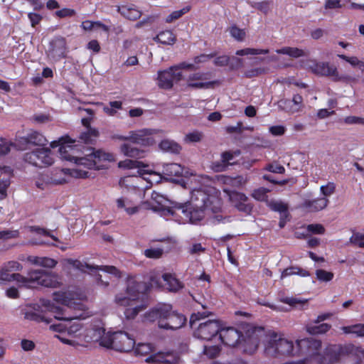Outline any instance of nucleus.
Instances as JSON below:
<instances>
[{"label": "nucleus", "instance_id": "a18cd8bd", "mask_svg": "<svg viewBox=\"0 0 364 364\" xmlns=\"http://www.w3.org/2000/svg\"><path fill=\"white\" fill-rule=\"evenodd\" d=\"M269 192L268 188L260 187L255 189L251 196L253 198L258 201H266L268 198L267 193Z\"/></svg>", "mask_w": 364, "mask_h": 364}, {"label": "nucleus", "instance_id": "0eeeda50", "mask_svg": "<svg viewBox=\"0 0 364 364\" xmlns=\"http://www.w3.org/2000/svg\"><path fill=\"white\" fill-rule=\"evenodd\" d=\"M321 348V341L312 338L298 340L295 345V355H302L304 358L297 362L287 364H306L309 360L316 362Z\"/></svg>", "mask_w": 364, "mask_h": 364}, {"label": "nucleus", "instance_id": "f8f14e48", "mask_svg": "<svg viewBox=\"0 0 364 364\" xmlns=\"http://www.w3.org/2000/svg\"><path fill=\"white\" fill-rule=\"evenodd\" d=\"M220 324L217 320H208L200 323L193 335L201 340L210 341L220 331Z\"/></svg>", "mask_w": 364, "mask_h": 364}, {"label": "nucleus", "instance_id": "79ce46f5", "mask_svg": "<svg viewBox=\"0 0 364 364\" xmlns=\"http://www.w3.org/2000/svg\"><path fill=\"white\" fill-rule=\"evenodd\" d=\"M269 50L268 49H257L246 48L241 50H237L235 53L237 55L243 56L248 55H260V54H268Z\"/></svg>", "mask_w": 364, "mask_h": 364}, {"label": "nucleus", "instance_id": "423d86ee", "mask_svg": "<svg viewBox=\"0 0 364 364\" xmlns=\"http://www.w3.org/2000/svg\"><path fill=\"white\" fill-rule=\"evenodd\" d=\"M53 300L63 307L59 306L50 305V301L43 303L45 306L48 307V310L55 314L54 318L57 320L72 321L77 319V316H71L67 313V309H77L81 305V303L76 301L70 292H55L53 294Z\"/></svg>", "mask_w": 364, "mask_h": 364}, {"label": "nucleus", "instance_id": "9b49d317", "mask_svg": "<svg viewBox=\"0 0 364 364\" xmlns=\"http://www.w3.org/2000/svg\"><path fill=\"white\" fill-rule=\"evenodd\" d=\"M347 348L341 345L329 344L322 354L316 357L317 364H333L339 361L341 356L347 353Z\"/></svg>", "mask_w": 364, "mask_h": 364}, {"label": "nucleus", "instance_id": "338daca9", "mask_svg": "<svg viewBox=\"0 0 364 364\" xmlns=\"http://www.w3.org/2000/svg\"><path fill=\"white\" fill-rule=\"evenodd\" d=\"M307 230L314 234H323L325 232V228L321 224L309 225Z\"/></svg>", "mask_w": 364, "mask_h": 364}, {"label": "nucleus", "instance_id": "6ab92c4d", "mask_svg": "<svg viewBox=\"0 0 364 364\" xmlns=\"http://www.w3.org/2000/svg\"><path fill=\"white\" fill-rule=\"evenodd\" d=\"M58 173L60 175L63 174L64 176L70 174L75 178H90L91 176V173L89 171L82 170L80 168H76L73 170H70L69 168H63L60 170H55V174L49 180H48L47 183L54 185H61L67 183V180L65 177L58 178L56 176Z\"/></svg>", "mask_w": 364, "mask_h": 364}, {"label": "nucleus", "instance_id": "052dcab7", "mask_svg": "<svg viewBox=\"0 0 364 364\" xmlns=\"http://www.w3.org/2000/svg\"><path fill=\"white\" fill-rule=\"evenodd\" d=\"M217 55L216 52L211 53L210 54H200L199 55H197L194 58L193 60L194 63L196 64H199L201 63H205L208 61V60L215 58Z\"/></svg>", "mask_w": 364, "mask_h": 364}, {"label": "nucleus", "instance_id": "3c124183", "mask_svg": "<svg viewBox=\"0 0 364 364\" xmlns=\"http://www.w3.org/2000/svg\"><path fill=\"white\" fill-rule=\"evenodd\" d=\"M164 253V250L161 248H150L144 250V255L147 258L158 259L160 258Z\"/></svg>", "mask_w": 364, "mask_h": 364}, {"label": "nucleus", "instance_id": "39448f33", "mask_svg": "<svg viewBox=\"0 0 364 364\" xmlns=\"http://www.w3.org/2000/svg\"><path fill=\"white\" fill-rule=\"evenodd\" d=\"M146 317L150 321H158L159 327L165 330L178 329L186 322V318L181 314L173 311L169 304H163L151 309L146 314Z\"/></svg>", "mask_w": 364, "mask_h": 364}, {"label": "nucleus", "instance_id": "1a4fd4ad", "mask_svg": "<svg viewBox=\"0 0 364 364\" xmlns=\"http://www.w3.org/2000/svg\"><path fill=\"white\" fill-rule=\"evenodd\" d=\"M23 161L33 166L43 168L54 163L52 153L48 148H39L23 155Z\"/></svg>", "mask_w": 364, "mask_h": 364}, {"label": "nucleus", "instance_id": "4d7b16f0", "mask_svg": "<svg viewBox=\"0 0 364 364\" xmlns=\"http://www.w3.org/2000/svg\"><path fill=\"white\" fill-rule=\"evenodd\" d=\"M226 132L229 134H233V133H237L240 134L242 132L243 130H250V128H243L242 127V122H238L235 126H228L225 128Z\"/></svg>", "mask_w": 364, "mask_h": 364}, {"label": "nucleus", "instance_id": "4468645a", "mask_svg": "<svg viewBox=\"0 0 364 364\" xmlns=\"http://www.w3.org/2000/svg\"><path fill=\"white\" fill-rule=\"evenodd\" d=\"M227 193L230 201L238 211L246 215L251 214L253 204L250 202L248 197L245 193L236 191H229Z\"/></svg>", "mask_w": 364, "mask_h": 364}, {"label": "nucleus", "instance_id": "ea45409f", "mask_svg": "<svg viewBox=\"0 0 364 364\" xmlns=\"http://www.w3.org/2000/svg\"><path fill=\"white\" fill-rule=\"evenodd\" d=\"M98 136L99 131L97 129H90V130L80 133L79 139L85 144H92Z\"/></svg>", "mask_w": 364, "mask_h": 364}, {"label": "nucleus", "instance_id": "cd10ccee", "mask_svg": "<svg viewBox=\"0 0 364 364\" xmlns=\"http://www.w3.org/2000/svg\"><path fill=\"white\" fill-rule=\"evenodd\" d=\"M116 203L118 209H124L129 215L138 213L139 210V206L134 205L133 202L127 198L122 197L117 199Z\"/></svg>", "mask_w": 364, "mask_h": 364}, {"label": "nucleus", "instance_id": "a19ab883", "mask_svg": "<svg viewBox=\"0 0 364 364\" xmlns=\"http://www.w3.org/2000/svg\"><path fill=\"white\" fill-rule=\"evenodd\" d=\"M144 162L138 160L126 159L119 162V167L127 169H132L136 168L146 167Z\"/></svg>", "mask_w": 364, "mask_h": 364}, {"label": "nucleus", "instance_id": "a211bd4d", "mask_svg": "<svg viewBox=\"0 0 364 364\" xmlns=\"http://www.w3.org/2000/svg\"><path fill=\"white\" fill-rule=\"evenodd\" d=\"M209 73H195L189 75L187 86L193 89H210L213 88L215 85H220V81L213 80L208 82H196L207 80Z\"/></svg>", "mask_w": 364, "mask_h": 364}, {"label": "nucleus", "instance_id": "b1692460", "mask_svg": "<svg viewBox=\"0 0 364 364\" xmlns=\"http://www.w3.org/2000/svg\"><path fill=\"white\" fill-rule=\"evenodd\" d=\"M50 51L60 58H66L67 43L64 37L57 36L54 38L49 45Z\"/></svg>", "mask_w": 364, "mask_h": 364}, {"label": "nucleus", "instance_id": "0e129e2a", "mask_svg": "<svg viewBox=\"0 0 364 364\" xmlns=\"http://www.w3.org/2000/svg\"><path fill=\"white\" fill-rule=\"evenodd\" d=\"M230 61V57L228 55H220L216 57L213 61V63L216 66L223 67L229 64Z\"/></svg>", "mask_w": 364, "mask_h": 364}, {"label": "nucleus", "instance_id": "f3484780", "mask_svg": "<svg viewBox=\"0 0 364 364\" xmlns=\"http://www.w3.org/2000/svg\"><path fill=\"white\" fill-rule=\"evenodd\" d=\"M134 338L125 331L114 332V350L120 352H129L135 346Z\"/></svg>", "mask_w": 364, "mask_h": 364}, {"label": "nucleus", "instance_id": "aec40b11", "mask_svg": "<svg viewBox=\"0 0 364 364\" xmlns=\"http://www.w3.org/2000/svg\"><path fill=\"white\" fill-rule=\"evenodd\" d=\"M312 72L315 74L332 77L336 82L341 80L342 77L339 76L337 68L330 65L329 63L314 62L311 66Z\"/></svg>", "mask_w": 364, "mask_h": 364}, {"label": "nucleus", "instance_id": "13d9d810", "mask_svg": "<svg viewBox=\"0 0 364 364\" xmlns=\"http://www.w3.org/2000/svg\"><path fill=\"white\" fill-rule=\"evenodd\" d=\"M19 235L18 230H2L0 231V240H8L11 238H16Z\"/></svg>", "mask_w": 364, "mask_h": 364}, {"label": "nucleus", "instance_id": "f03ea898", "mask_svg": "<svg viewBox=\"0 0 364 364\" xmlns=\"http://www.w3.org/2000/svg\"><path fill=\"white\" fill-rule=\"evenodd\" d=\"M74 146L71 144H63L59 148V153L64 160L74 162L79 166H83L88 169L100 170L106 167L105 163L114 161L112 154L102 150L93 151L91 154L84 157H78L73 155Z\"/></svg>", "mask_w": 364, "mask_h": 364}, {"label": "nucleus", "instance_id": "c756f323", "mask_svg": "<svg viewBox=\"0 0 364 364\" xmlns=\"http://www.w3.org/2000/svg\"><path fill=\"white\" fill-rule=\"evenodd\" d=\"M121 152L127 156L132 158H143L144 156V151L133 146L129 144H123L120 146Z\"/></svg>", "mask_w": 364, "mask_h": 364}, {"label": "nucleus", "instance_id": "f257e3e1", "mask_svg": "<svg viewBox=\"0 0 364 364\" xmlns=\"http://www.w3.org/2000/svg\"><path fill=\"white\" fill-rule=\"evenodd\" d=\"M22 265L17 261H9L4 263L0 269V277L1 282L16 281L23 284L26 287H32L33 285H40L45 287L56 288L59 286L57 274L41 269H29L27 277L19 273H11L21 271Z\"/></svg>", "mask_w": 364, "mask_h": 364}, {"label": "nucleus", "instance_id": "680f3d73", "mask_svg": "<svg viewBox=\"0 0 364 364\" xmlns=\"http://www.w3.org/2000/svg\"><path fill=\"white\" fill-rule=\"evenodd\" d=\"M75 142V140H73L70 138L68 136H62L60 138L58 141H53L50 143V146L52 148H55L59 146L60 147L61 145L63 144H73Z\"/></svg>", "mask_w": 364, "mask_h": 364}, {"label": "nucleus", "instance_id": "69168bd1", "mask_svg": "<svg viewBox=\"0 0 364 364\" xmlns=\"http://www.w3.org/2000/svg\"><path fill=\"white\" fill-rule=\"evenodd\" d=\"M28 17L31 21V24L32 27H36L38 24L40 23L43 17L41 15L37 13L31 12L28 14Z\"/></svg>", "mask_w": 364, "mask_h": 364}, {"label": "nucleus", "instance_id": "bb28decb", "mask_svg": "<svg viewBox=\"0 0 364 364\" xmlns=\"http://www.w3.org/2000/svg\"><path fill=\"white\" fill-rule=\"evenodd\" d=\"M21 140L26 144H30L35 146H44L48 141L46 137L37 131H31L26 136L21 138Z\"/></svg>", "mask_w": 364, "mask_h": 364}, {"label": "nucleus", "instance_id": "5fc2aeb1", "mask_svg": "<svg viewBox=\"0 0 364 364\" xmlns=\"http://www.w3.org/2000/svg\"><path fill=\"white\" fill-rule=\"evenodd\" d=\"M76 11L75 10L70 8H63L60 10L56 11L55 12V16L60 18H67V17H73L75 16Z\"/></svg>", "mask_w": 364, "mask_h": 364}, {"label": "nucleus", "instance_id": "c85d7f7f", "mask_svg": "<svg viewBox=\"0 0 364 364\" xmlns=\"http://www.w3.org/2000/svg\"><path fill=\"white\" fill-rule=\"evenodd\" d=\"M163 280L167 285V289L170 291L176 292L183 288V284L181 282L177 279L172 274L165 273L162 275Z\"/></svg>", "mask_w": 364, "mask_h": 364}, {"label": "nucleus", "instance_id": "de8ad7c7", "mask_svg": "<svg viewBox=\"0 0 364 364\" xmlns=\"http://www.w3.org/2000/svg\"><path fill=\"white\" fill-rule=\"evenodd\" d=\"M134 353L136 355H146L152 350V347L149 343H138L136 347L134 346Z\"/></svg>", "mask_w": 364, "mask_h": 364}, {"label": "nucleus", "instance_id": "4c0bfd02", "mask_svg": "<svg viewBox=\"0 0 364 364\" xmlns=\"http://www.w3.org/2000/svg\"><path fill=\"white\" fill-rule=\"evenodd\" d=\"M345 334H355L357 337H364V323H356L341 327Z\"/></svg>", "mask_w": 364, "mask_h": 364}, {"label": "nucleus", "instance_id": "7ed1b4c3", "mask_svg": "<svg viewBox=\"0 0 364 364\" xmlns=\"http://www.w3.org/2000/svg\"><path fill=\"white\" fill-rule=\"evenodd\" d=\"M220 338L225 346L229 347L242 346L245 353H253L258 348L259 339L255 330H247L246 335L234 327L220 328Z\"/></svg>", "mask_w": 364, "mask_h": 364}, {"label": "nucleus", "instance_id": "864d4df0", "mask_svg": "<svg viewBox=\"0 0 364 364\" xmlns=\"http://www.w3.org/2000/svg\"><path fill=\"white\" fill-rule=\"evenodd\" d=\"M142 309L141 306L127 308L124 310V314L127 319H134Z\"/></svg>", "mask_w": 364, "mask_h": 364}, {"label": "nucleus", "instance_id": "5701e85b", "mask_svg": "<svg viewBox=\"0 0 364 364\" xmlns=\"http://www.w3.org/2000/svg\"><path fill=\"white\" fill-rule=\"evenodd\" d=\"M163 173L170 180H175L181 177H187L189 175L188 171L179 164L171 163L163 166Z\"/></svg>", "mask_w": 364, "mask_h": 364}, {"label": "nucleus", "instance_id": "9d476101", "mask_svg": "<svg viewBox=\"0 0 364 364\" xmlns=\"http://www.w3.org/2000/svg\"><path fill=\"white\" fill-rule=\"evenodd\" d=\"M155 133L154 130L151 129H142L136 131L129 132V136L121 134H113L112 139L120 141H130L132 143L141 144L143 146H150L154 142L152 135Z\"/></svg>", "mask_w": 364, "mask_h": 364}, {"label": "nucleus", "instance_id": "6e6552de", "mask_svg": "<svg viewBox=\"0 0 364 364\" xmlns=\"http://www.w3.org/2000/svg\"><path fill=\"white\" fill-rule=\"evenodd\" d=\"M264 353L270 357L295 356V346L291 341L277 338L274 334L271 337L264 348Z\"/></svg>", "mask_w": 364, "mask_h": 364}, {"label": "nucleus", "instance_id": "c9c22d12", "mask_svg": "<svg viewBox=\"0 0 364 364\" xmlns=\"http://www.w3.org/2000/svg\"><path fill=\"white\" fill-rule=\"evenodd\" d=\"M331 328V325L326 323L309 324L306 327L307 331L312 335L326 333Z\"/></svg>", "mask_w": 364, "mask_h": 364}, {"label": "nucleus", "instance_id": "393cba45", "mask_svg": "<svg viewBox=\"0 0 364 364\" xmlns=\"http://www.w3.org/2000/svg\"><path fill=\"white\" fill-rule=\"evenodd\" d=\"M117 11L124 18L130 21H136L141 16V12L135 6H119Z\"/></svg>", "mask_w": 364, "mask_h": 364}, {"label": "nucleus", "instance_id": "6e6d98bb", "mask_svg": "<svg viewBox=\"0 0 364 364\" xmlns=\"http://www.w3.org/2000/svg\"><path fill=\"white\" fill-rule=\"evenodd\" d=\"M209 314L207 311L193 313L190 318V325L192 328H195L196 321L204 319L208 317Z\"/></svg>", "mask_w": 364, "mask_h": 364}, {"label": "nucleus", "instance_id": "7c9ffc66", "mask_svg": "<svg viewBox=\"0 0 364 364\" xmlns=\"http://www.w3.org/2000/svg\"><path fill=\"white\" fill-rule=\"evenodd\" d=\"M154 40L164 45H173L176 41V35L170 30L160 32Z\"/></svg>", "mask_w": 364, "mask_h": 364}, {"label": "nucleus", "instance_id": "58836bf2", "mask_svg": "<svg viewBox=\"0 0 364 364\" xmlns=\"http://www.w3.org/2000/svg\"><path fill=\"white\" fill-rule=\"evenodd\" d=\"M159 147L164 151L173 154H178L181 150V147L178 144L168 139L162 140L159 144Z\"/></svg>", "mask_w": 364, "mask_h": 364}, {"label": "nucleus", "instance_id": "c03bdc74", "mask_svg": "<svg viewBox=\"0 0 364 364\" xmlns=\"http://www.w3.org/2000/svg\"><path fill=\"white\" fill-rule=\"evenodd\" d=\"M315 274L317 280L321 282H331L334 277V274L333 272L322 269H316Z\"/></svg>", "mask_w": 364, "mask_h": 364}, {"label": "nucleus", "instance_id": "2eb2a0df", "mask_svg": "<svg viewBox=\"0 0 364 364\" xmlns=\"http://www.w3.org/2000/svg\"><path fill=\"white\" fill-rule=\"evenodd\" d=\"M215 198L203 189H194L191 193V200L196 208L201 210H212V203Z\"/></svg>", "mask_w": 364, "mask_h": 364}, {"label": "nucleus", "instance_id": "8fccbe9b", "mask_svg": "<svg viewBox=\"0 0 364 364\" xmlns=\"http://www.w3.org/2000/svg\"><path fill=\"white\" fill-rule=\"evenodd\" d=\"M230 33L231 36L236 39L237 41H242L246 35L243 29H241L236 26H232L230 27Z\"/></svg>", "mask_w": 364, "mask_h": 364}, {"label": "nucleus", "instance_id": "473e14b6", "mask_svg": "<svg viewBox=\"0 0 364 364\" xmlns=\"http://www.w3.org/2000/svg\"><path fill=\"white\" fill-rule=\"evenodd\" d=\"M87 269L92 270H101L104 272L114 276L116 279H119L122 275L120 271L114 266H93L88 264H85Z\"/></svg>", "mask_w": 364, "mask_h": 364}, {"label": "nucleus", "instance_id": "412c9836", "mask_svg": "<svg viewBox=\"0 0 364 364\" xmlns=\"http://www.w3.org/2000/svg\"><path fill=\"white\" fill-rule=\"evenodd\" d=\"M180 358L173 353H158L148 356L145 361L148 363L178 364Z\"/></svg>", "mask_w": 364, "mask_h": 364}, {"label": "nucleus", "instance_id": "603ef678", "mask_svg": "<svg viewBox=\"0 0 364 364\" xmlns=\"http://www.w3.org/2000/svg\"><path fill=\"white\" fill-rule=\"evenodd\" d=\"M350 242L358 247L364 248V234L353 233L350 238Z\"/></svg>", "mask_w": 364, "mask_h": 364}, {"label": "nucleus", "instance_id": "ddd939ff", "mask_svg": "<svg viewBox=\"0 0 364 364\" xmlns=\"http://www.w3.org/2000/svg\"><path fill=\"white\" fill-rule=\"evenodd\" d=\"M176 67L171 66L168 69L158 72V85L164 90H171L174 82L181 80L183 75L181 72H177Z\"/></svg>", "mask_w": 364, "mask_h": 364}, {"label": "nucleus", "instance_id": "e2e57ef3", "mask_svg": "<svg viewBox=\"0 0 364 364\" xmlns=\"http://www.w3.org/2000/svg\"><path fill=\"white\" fill-rule=\"evenodd\" d=\"M336 190V186L333 183H328L326 186H322L321 187V191L322 194L326 198L327 196H330L332 195Z\"/></svg>", "mask_w": 364, "mask_h": 364}, {"label": "nucleus", "instance_id": "bf43d9fd", "mask_svg": "<svg viewBox=\"0 0 364 364\" xmlns=\"http://www.w3.org/2000/svg\"><path fill=\"white\" fill-rule=\"evenodd\" d=\"M203 134L199 132H193L188 133L185 136V141L186 142H198L201 140Z\"/></svg>", "mask_w": 364, "mask_h": 364}, {"label": "nucleus", "instance_id": "dca6fc26", "mask_svg": "<svg viewBox=\"0 0 364 364\" xmlns=\"http://www.w3.org/2000/svg\"><path fill=\"white\" fill-rule=\"evenodd\" d=\"M166 210L173 216L178 215V213H181L183 215L185 220H188L190 222L193 223L202 220L203 217V212L204 210H191L186 205H179L173 208H168Z\"/></svg>", "mask_w": 364, "mask_h": 364}, {"label": "nucleus", "instance_id": "e433bc0d", "mask_svg": "<svg viewBox=\"0 0 364 364\" xmlns=\"http://www.w3.org/2000/svg\"><path fill=\"white\" fill-rule=\"evenodd\" d=\"M222 162L213 163V169L215 171L219 172L224 171L225 168L229 165V161L233 159L234 155L231 151H225L221 154Z\"/></svg>", "mask_w": 364, "mask_h": 364}, {"label": "nucleus", "instance_id": "20e7f679", "mask_svg": "<svg viewBox=\"0 0 364 364\" xmlns=\"http://www.w3.org/2000/svg\"><path fill=\"white\" fill-rule=\"evenodd\" d=\"M161 287V278L155 274H151L149 276L148 282L129 280L127 287V293L132 297V300L122 294H117L115 296V302L120 306H132L131 303L134 300L139 299L141 296L147 294L151 289H159Z\"/></svg>", "mask_w": 364, "mask_h": 364}, {"label": "nucleus", "instance_id": "a878e982", "mask_svg": "<svg viewBox=\"0 0 364 364\" xmlns=\"http://www.w3.org/2000/svg\"><path fill=\"white\" fill-rule=\"evenodd\" d=\"M27 261L32 264L49 269L54 268L58 263L54 259L48 257H38L33 255L28 256Z\"/></svg>", "mask_w": 364, "mask_h": 364}, {"label": "nucleus", "instance_id": "72a5a7b5", "mask_svg": "<svg viewBox=\"0 0 364 364\" xmlns=\"http://www.w3.org/2000/svg\"><path fill=\"white\" fill-rule=\"evenodd\" d=\"M328 203L326 198H318L306 203V207L311 211H319L325 208Z\"/></svg>", "mask_w": 364, "mask_h": 364}, {"label": "nucleus", "instance_id": "37998d69", "mask_svg": "<svg viewBox=\"0 0 364 364\" xmlns=\"http://www.w3.org/2000/svg\"><path fill=\"white\" fill-rule=\"evenodd\" d=\"M190 10L191 6H187L180 10L174 11L166 16L165 21L168 23H172L173 21L180 18L183 15L188 13Z\"/></svg>", "mask_w": 364, "mask_h": 364}, {"label": "nucleus", "instance_id": "49530a36", "mask_svg": "<svg viewBox=\"0 0 364 364\" xmlns=\"http://www.w3.org/2000/svg\"><path fill=\"white\" fill-rule=\"evenodd\" d=\"M269 208L275 212H279L280 215L288 213L287 204L282 201H272L269 204Z\"/></svg>", "mask_w": 364, "mask_h": 364}, {"label": "nucleus", "instance_id": "2f4dec72", "mask_svg": "<svg viewBox=\"0 0 364 364\" xmlns=\"http://www.w3.org/2000/svg\"><path fill=\"white\" fill-rule=\"evenodd\" d=\"M24 318L29 321H33L37 323L44 322L49 324L52 322L53 318L48 316L44 313H37L33 311H26L24 314Z\"/></svg>", "mask_w": 364, "mask_h": 364}, {"label": "nucleus", "instance_id": "09e8293b", "mask_svg": "<svg viewBox=\"0 0 364 364\" xmlns=\"http://www.w3.org/2000/svg\"><path fill=\"white\" fill-rule=\"evenodd\" d=\"M220 348L218 346H205L203 349V354L207 355L210 358H216L220 352Z\"/></svg>", "mask_w": 364, "mask_h": 364}, {"label": "nucleus", "instance_id": "774afa93", "mask_svg": "<svg viewBox=\"0 0 364 364\" xmlns=\"http://www.w3.org/2000/svg\"><path fill=\"white\" fill-rule=\"evenodd\" d=\"M228 65L231 70H237L242 65V59L236 57H232L230 58V61Z\"/></svg>", "mask_w": 364, "mask_h": 364}, {"label": "nucleus", "instance_id": "f704fd0d", "mask_svg": "<svg viewBox=\"0 0 364 364\" xmlns=\"http://www.w3.org/2000/svg\"><path fill=\"white\" fill-rule=\"evenodd\" d=\"M276 52L278 54L287 55L295 58L307 55V54L302 49L289 46L278 49L276 50Z\"/></svg>", "mask_w": 364, "mask_h": 364}, {"label": "nucleus", "instance_id": "4be33fe9", "mask_svg": "<svg viewBox=\"0 0 364 364\" xmlns=\"http://www.w3.org/2000/svg\"><path fill=\"white\" fill-rule=\"evenodd\" d=\"M92 338L103 347L114 349V332L106 333L104 328H97L93 330Z\"/></svg>", "mask_w": 364, "mask_h": 364}]
</instances>
